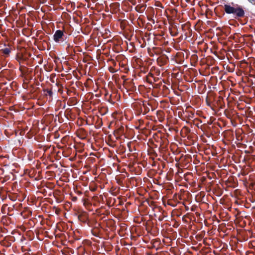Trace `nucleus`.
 Masks as SVG:
<instances>
[{"label": "nucleus", "mask_w": 255, "mask_h": 255, "mask_svg": "<svg viewBox=\"0 0 255 255\" xmlns=\"http://www.w3.org/2000/svg\"><path fill=\"white\" fill-rule=\"evenodd\" d=\"M234 6H231L230 4H226L224 6V8L225 12L227 14H233V17L238 20L245 16V11L242 6L239 5L238 4H234V3H232Z\"/></svg>", "instance_id": "1"}, {"label": "nucleus", "mask_w": 255, "mask_h": 255, "mask_svg": "<svg viewBox=\"0 0 255 255\" xmlns=\"http://www.w3.org/2000/svg\"><path fill=\"white\" fill-rule=\"evenodd\" d=\"M68 39L69 37L65 34L64 31L62 30H57L53 35V40L56 43L63 46L67 45V48L70 47Z\"/></svg>", "instance_id": "2"}, {"label": "nucleus", "mask_w": 255, "mask_h": 255, "mask_svg": "<svg viewBox=\"0 0 255 255\" xmlns=\"http://www.w3.org/2000/svg\"><path fill=\"white\" fill-rule=\"evenodd\" d=\"M78 218L81 222L86 223L88 219V214L83 212L78 215Z\"/></svg>", "instance_id": "3"}, {"label": "nucleus", "mask_w": 255, "mask_h": 255, "mask_svg": "<svg viewBox=\"0 0 255 255\" xmlns=\"http://www.w3.org/2000/svg\"><path fill=\"white\" fill-rule=\"evenodd\" d=\"M143 107L144 108V111H143L141 107L140 108V109L138 111V114H141V113L143 115H146L149 111V108L147 106L146 104L143 103L142 104Z\"/></svg>", "instance_id": "4"}, {"label": "nucleus", "mask_w": 255, "mask_h": 255, "mask_svg": "<svg viewBox=\"0 0 255 255\" xmlns=\"http://www.w3.org/2000/svg\"><path fill=\"white\" fill-rule=\"evenodd\" d=\"M124 128L123 126H121L119 128H118L117 130L114 131V134L115 136L116 135H120L124 133Z\"/></svg>", "instance_id": "5"}, {"label": "nucleus", "mask_w": 255, "mask_h": 255, "mask_svg": "<svg viewBox=\"0 0 255 255\" xmlns=\"http://www.w3.org/2000/svg\"><path fill=\"white\" fill-rule=\"evenodd\" d=\"M1 51L3 54L5 55L6 56H8L11 52V49L8 48H5L1 49Z\"/></svg>", "instance_id": "6"}, {"label": "nucleus", "mask_w": 255, "mask_h": 255, "mask_svg": "<svg viewBox=\"0 0 255 255\" xmlns=\"http://www.w3.org/2000/svg\"><path fill=\"white\" fill-rule=\"evenodd\" d=\"M44 92L45 93H45L46 95H48L50 97L52 96L53 92H52V91L51 89H44Z\"/></svg>", "instance_id": "7"}, {"label": "nucleus", "mask_w": 255, "mask_h": 255, "mask_svg": "<svg viewBox=\"0 0 255 255\" xmlns=\"http://www.w3.org/2000/svg\"><path fill=\"white\" fill-rule=\"evenodd\" d=\"M16 59L17 60H26V58H23L22 56H17V58H16Z\"/></svg>", "instance_id": "8"}, {"label": "nucleus", "mask_w": 255, "mask_h": 255, "mask_svg": "<svg viewBox=\"0 0 255 255\" xmlns=\"http://www.w3.org/2000/svg\"><path fill=\"white\" fill-rule=\"evenodd\" d=\"M206 104H207V105L210 107L211 108H212V106H211V103L208 101V98L207 97L206 98Z\"/></svg>", "instance_id": "9"}]
</instances>
